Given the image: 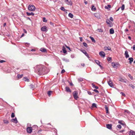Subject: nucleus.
Returning <instances> with one entry per match:
<instances>
[{
    "instance_id": "33",
    "label": "nucleus",
    "mask_w": 135,
    "mask_h": 135,
    "mask_svg": "<svg viewBox=\"0 0 135 135\" xmlns=\"http://www.w3.org/2000/svg\"><path fill=\"white\" fill-rule=\"evenodd\" d=\"M119 81H122V82H124V83H126V80H125L124 79L122 78H120V80H119Z\"/></svg>"
},
{
    "instance_id": "3",
    "label": "nucleus",
    "mask_w": 135,
    "mask_h": 135,
    "mask_svg": "<svg viewBox=\"0 0 135 135\" xmlns=\"http://www.w3.org/2000/svg\"><path fill=\"white\" fill-rule=\"evenodd\" d=\"M73 95L74 98L76 100H77L78 97V92L76 91H74L73 93Z\"/></svg>"
},
{
    "instance_id": "47",
    "label": "nucleus",
    "mask_w": 135,
    "mask_h": 135,
    "mask_svg": "<svg viewBox=\"0 0 135 135\" xmlns=\"http://www.w3.org/2000/svg\"><path fill=\"white\" fill-rule=\"evenodd\" d=\"M124 112L125 113H127L129 114L130 113V112L128 110H125Z\"/></svg>"
},
{
    "instance_id": "48",
    "label": "nucleus",
    "mask_w": 135,
    "mask_h": 135,
    "mask_svg": "<svg viewBox=\"0 0 135 135\" xmlns=\"http://www.w3.org/2000/svg\"><path fill=\"white\" fill-rule=\"evenodd\" d=\"M70 56L71 58H73L75 57V55L73 54H71V55Z\"/></svg>"
},
{
    "instance_id": "2",
    "label": "nucleus",
    "mask_w": 135,
    "mask_h": 135,
    "mask_svg": "<svg viewBox=\"0 0 135 135\" xmlns=\"http://www.w3.org/2000/svg\"><path fill=\"white\" fill-rule=\"evenodd\" d=\"M28 8L30 11H33L35 9V7L34 5L30 4L28 6Z\"/></svg>"
},
{
    "instance_id": "26",
    "label": "nucleus",
    "mask_w": 135,
    "mask_h": 135,
    "mask_svg": "<svg viewBox=\"0 0 135 135\" xmlns=\"http://www.w3.org/2000/svg\"><path fill=\"white\" fill-rule=\"evenodd\" d=\"M30 88L31 89H34V88H35V85H32V84H31L30 85Z\"/></svg>"
},
{
    "instance_id": "50",
    "label": "nucleus",
    "mask_w": 135,
    "mask_h": 135,
    "mask_svg": "<svg viewBox=\"0 0 135 135\" xmlns=\"http://www.w3.org/2000/svg\"><path fill=\"white\" fill-rule=\"evenodd\" d=\"M120 94H121L122 95L126 97V95L124 93L121 92L120 93Z\"/></svg>"
},
{
    "instance_id": "4",
    "label": "nucleus",
    "mask_w": 135,
    "mask_h": 135,
    "mask_svg": "<svg viewBox=\"0 0 135 135\" xmlns=\"http://www.w3.org/2000/svg\"><path fill=\"white\" fill-rule=\"evenodd\" d=\"M26 130L27 132L28 133H31L32 130V127H27L26 129Z\"/></svg>"
},
{
    "instance_id": "25",
    "label": "nucleus",
    "mask_w": 135,
    "mask_h": 135,
    "mask_svg": "<svg viewBox=\"0 0 135 135\" xmlns=\"http://www.w3.org/2000/svg\"><path fill=\"white\" fill-rule=\"evenodd\" d=\"M61 10L64 11L65 12H66L67 11V10L65 9L64 7H61L60 8V9Z\"/></svg>"
},
{
    "instance_id": "31",
    "label": "nucleus",
    "mask_w": 135,
    "mask_h": 135,
    "mask_svg": "<svg viewBox=\"0 0 135 135\" xmlns=\"http://www.w3.org/2000/svg\"><path fill=\"white\" fill-rule=\"evenodd\" d=\"M108 25L110 27H111L113 26V24L112 22H110L109 23H107Z\"/></svg>"
},
{
    "instance_id": "21",
    "label": "nucleus",
    "mask_w": 135,
    "mask_h": 135,
    "mask_svg": "<svg viewBox=\"0 0 135 135\" xmlns=\"http://www.w3.org/2000/svg\"><path fill=\"white\" fill-rule=\"evenodd\" d=\"M91 9L92 11H95L96 10V8L94 7V5H92L91 6Z\"/></svg>"
},
{
    "instance_id": "44",
    "label": "nucleus",
    "mask_w": 135,
    "mask_h": 135,
    "mask_svg": "<svg viewBox=\"0 0 135 135\" xmlns=\"http://www.w3.org/2000/svg\"><path fill=\"white\" fill-rule=\"evenodd\" d=\"M110 22V21L108 19H107L106 21V22L107 23H109Z\"/></svg>"
},
{
    "instance_id": "24",
    "label": "nucleus",
    "mask_w": 135,
    "mask_h": 135,
    "mask_svg": "<svg viewBox=\"0 0 135 135\" xmlns=\"http://www.w3.org/2000/svg\"><path fill=\"white\" fill-rule=\"evenodd\" d=\"M97 108V105L95 103H93L92 104V105L91 108Z\"/></svg>"
},
{
    "instance_id": "42",
    "label": "nucleus",
    "mask_w": 135,
    "mask_h": 135,
    "mask_svg": "<svg viewBox=\"0 0 135 135\" xmlns=\"http://www.w3.org/2000/svg\"><path fill=\"white\" fill-rule=\"evenodd\" d=\"M129 85L133 89H134L135 88V86L132 84H130Z\"/></svg>"
},
{
    "instance_id": "28",
    "label": "nucleus",
    "mask_w": 135,
    "mask_h": 135,
    "mask_svg": "<svg viewBox=\"0 0 135 135\" xmlns=\"http://www.w3.org/2000/svg\"><path fill=\"white\" fill-rule=\"evenodd\" d=\"M90 38L91 39L92 42L95 43V41L94 39L92 37L90 36Z\"/></svg>"
},
{
    "instance_id": "54",
    "label": "nucleus",
    "mask_w": 135,
    "mask_h": 135,
    "mask_svg": "<svg viewBox=\"0 0 135 135\" xmlns=\"http://www.w3.org/2000/svg\"><path fill=\"white\" fill-rule=\"evenodd\" d=\"M65 72V71L64 69H63L61 71V73L62 74Z\"/></svg>"
},
{
    "instance_id": "18",
    "label": "nucleus",
    "mask_w": 135,
    "mask_h": 135,
    "mask_svg": "<svg viewBox=\"0 0 135 135\" xmlns=\"http://www.w3.org/2000/svg\"><path fill=\"white\" fill-rule=\"evenodd\" d=\"M91 85L92 86V87L93 88H95L96 89H98L99 88V87L98 86H95V84L93 83H92L91 84Z\"/></svg>"
},
{
    "instance_id": "60",
    "label": "nucleus",
    "mask_w": 135,
    "mask_h": 135,
    "mask_svg": "<svg viewBox=\"0 0 135 135\" xmlns=\"http://www.w3.org/2000/svg\"><path fill=\"white\" fill-rule=\"evenodd\" d=\"M124 131H125V130H122L120 131V132L122 133V132H124Z\"/></svg>"
},
{
    "instance_id": "38",
    "label": "nucleus",
    "mask_w": 135,
    "mask_h": 135,
    "mask_svg": "<svg viewBox=\"0 0 135 135\" xmlns=\"http://www.w3.org/2000/svg\"><path fill=\"white\" fill-rule=\"evenodd\" d=\"M83 45L86 47H88L87 44L85 42H83Z\"/></svg>"
},
{
    "instance_id": "43",
    "label": "nucleus",
    "mask_w": 135,
    "mask_h": 135,
    "mask_svg": "<svg viewBox=\"0 0 135 135\" xmlns=\"http://www.w3.org/2000/svg\"><path fill=\"white\" fill-rule=\"evenodd\" d=\"M117 127L119 129H120L122 127L119 124L117 126Z\"/></svg>"
},
{
    "instance_id": "39",
    "label": "nucleus",
    "mask_w": 135,
    "mask_h": 135,
    "mask_svg": "<svg viewBox=\"0 0 135 135\" xmlns=\"http://www.w3.org/2000/svg\"><path fill=\"white\" fill-rule=\"evenodd\" d=\"M128 76L129 77V78H130V79L131 80H133V77L132 76H131V75L130 74H128Z\"/></svg>"
},
{
    "instance_id": "37",
    "label": "nucleus",
    "mask_w": 135,
    "mask_h": 135,
    "mask_svg": "<svg viewBox=\"0 0 135 135\" xmlns=\"http://www.w3.org/2000/svg\"><path fill=\"white\" fill-rule=\"evenodd\" d=\"M123 121L122 120H119L118 122L120 124L123 125H124V124L123 123H122V122Z\"/></svg>"
},
{
    "instance_id": "15",
    "label": "nucleus",
    "mask_w": 135,
    "mask_h": 135,
    "mask_svg": "<svg viewBox=\"0 0 135 135\" xmlns=\"http://www.w3.org/2000/svg\"><path fill=\"white\" fill-rule=\"evenodd\" d=\"M124 55L125 56V57L126 58H128L129 57V55L128 54V52L127 50L126 51H125V53H124Z\"/></svg>"
},
{
    "instance_id": "35",
    "label": "nucleus",
    "mask_w": 135,
    "mask_h": 135,
    "mask_svg": "<svg viewBox=\"0 0 135 135\" xmlns=\"http://www.w3.org/2000/svg\"><path fill=\"white\" fill-rule=\"evenodd\" d=\"M81 51L85 55L87 54L86 52V51L85 50H81Z\"/></svg>"
},
{
    "instance_id": "51",
    "label": "nucleus",
    "mask_w": 135,
    "mask_h": 135,
    "mask_svg": "<svg viewBox=\"0 0 135 135\" xmlns=\"http://www.w3.org/2000/svg\"><path fill=\"white\" fill-rule=\"evenodd\" d=\"M109 20L112 21H113V18L111 17H110Z\"/></svg>"
},
{
    "instance_id": "7",
    "label": "nucleus",
    "mask_w": 135,
    "mask_h": 135,
    "mask_svg": "<svg viewBox=\"0 0 135 135\" xmlns=\"http://www.w3.org/2000/svg\"><path fill=\"white\" fill-rule=\"evenodd\" d=\"M65 2L68 5L71 6L72 5L71 0H65Z\"/></svg>"
},
{
    "instance_id": "61",
    "label": "nucleus",
    "mask_w": 135,
    "mask_h": 135,
    "mask_svg": "<svg viewBox=\"0 0 135 135\" xmlns=\"http://www.w3.org/2000/svg\"><path fill=\"white\" fill-rule=\"evenodd\" d=\"M23 31H24V32L25 33H27V31L25 29H23Z\"/></svg>"
},
{
    "instance_id": "20",
    "label": "nucleus",
    "mask_w": 135,
    "mask_h": 135,
    "mask_svg": "<svg viewBox=\"0 0 135 135\" xmlns=\"http://www.w3.org/2000/svg\"><path fill=\"white\" fill-rule=\"evenodd\" d=\"M110 33V34H113L114 33V30L113 28H111L109 30Z\"/></svg>"
},
{
    "instance_id": "5",
    "label": "nucleus",
    "mask_w": 135,
    "mask_h": 135,
    "mask_svg": "<svg viewBox=\"0 0 135 135\" xmlns=\"http://www.w3.org/2000/svg\"><path fill=\"white\" fill-rule=\"evenodd\" d=\"M112 65L114 68H116L118 67V66L119 65V64L118 63H115L114 62H112L111 63Z\"/></svg>"
},
{
    "instance_id": "27",
    "label": "nucleus",
    "mask_w": 135,
    "mask_h": 135,
    "mask_svg": "<svg viewBox=\"0 0 135 135\" xmlns=\"http://www.w3.org/2000/svg\"><path fill=\"white\" fill-rule=\"evenodd\" d=\"M23 75V74L20 75L19 74H18L17 75V77L19 79H20L22 77Z\"/></svg>"
},
{
    "instance_id": "29",
    "label": "nucleus",
    "mask_w": 135,
    "mask_h": 135,
    "mask_svg": "<svg viewBox=\"0 0 135 135\" xmlns=\"http://www.w3.org/2000/svg\"><path fill=\"white\" fill-rule=\"evenodd\" d=\"M68 16L69 17H70L71 18H73V15L70 13H69Z\"/></svg>"
},
{
    "instance_id": "17",
    "label": "nucleus",
    "mask_w": 135,
    "mask_h": 135,
    "mask_svg": "<svg viewBox=\"0 0 135 135\" xmlns=\"http://www.w3.org/2000/svg\"><path fill=\"white\" fill-rule=\"evenodd\" d=\"M26 13L27 16H30V15L34 16V13L32 12L31 13H29L28 12H26Z\"/></svg>"
},
{
    "instance_id": "23",
    "label": "nucleus",
    "mask_w": 135,
    "mask_h": 135,
    "mask_svg": "<svg viewBox=\"0 0 135 135\" xmlns=\"http://www.w3.org/2000/svg\"><path fill=\"white\" fill-rule=\"evenodd\" d=\"M62 50L63 51V52L65 54L66 53L67 51L66 50V48L64 46L63 47L62 49Z\"/></svg>"
},
{
    "instance_id": "49",
    "label": "nucleus",
    "mask_w": 135,
    "mask_h": 135,
    "mask_svg": "<svg viewBox=\"0 0 135 135\" xmlns=\"http://www.w3.org/2000/svg\"><path fill=\"white\" fill-rule=\"evenodd\" d=\"M93 91L96 93H99V91L97 89H94L93 90Z\"/></svg>"
},
{
    "instance_id": "6",
    "label": "nucleus",
    "mask_w": 135,
    "mask_h": 135,
    "mask_svg": "<svg viewBox=\"0 0 135 135\" xmlns=\"http://www.w3.org/2000/svg\"><path fill=\"white\" fill-rule=\"evenodd\" d=\"M47 27L46 26H42L41 28V30L42 31L47 32L48 30H47Z\"/></svg>"
},
{
    "instance_id": "55",
    "label": "nucleus",
    "mask_w": 135,
    "mask_h": 135,
    "mask_svg": "<svg viewBox=\"0 0 135 135\" xmlns=\"http://www.w3.org/2000/svg\"><path fill=\"white\" fill-rule=\"evenodd\" d=\"M98 30H99V32H103V30H102V29H98Z\"/></svg>"
},
{
    "instance_id": "56",
    "label": "nucleus",
    "mask_w": 135,
    "mask_h": 135,
    "mask_svg": "<svg viewBox=\"0 0 135 135\" xmlns=\"http://www.w3.org/2000/svg\"><path fill=\"white\" fill-rule=\"evenodd\" d=\"M66 47L69 50H70V48L69 47V46H68L66 45Z\"/></svg>"
},
{
    "instance_id": "14",
    "label": "nucleus",
    "mask_w": 135,
    "mask_h": 135,
    "mask_svg": "<svg viewBox=\"0 0 135 135\" xmlns=\"http://www.w3.org/2000/svg\"><path fill=\"white\" fill-rule=\"evenodd\" d=\"M11 121L15 123H17L18 122V121L16 117L15 119H11Z\"/></svg>"
},
{
    "instance_id": "8",
    "label": "nucleus",
    "mask_w": 135,
    "mask_h": 135,
    "mask_svg": "<svg viewBox=\"0 0 135 135\" xmlns=\"http://www.w3.org/2000/svg\"><path fill=\"white\" fill-rule=\"evenodd\" d=\"M99 55L102 57H104L105 56V54L104 52L101 51L99 53Z\"/></svg>"
},
{
    "instance_id": "62",
    "label": "nucleus",
    "mask_w": 135,
    "mask_h": 135,
    "mask_svg": "<svg viewBox=\"0 0 135 135\" xmlns=\"http://www.w3.org/2000/svg\"><path fill=\"white\" fill-rule=\"evenodd\" d=\"M107 48H108V47H104V50H107Z\"/></svg>"
},
{
    "instance_id": "58",
    "label": "nucleus",
    "mask_w": 135,
    "mask_h": 135,
    "mask_svg": "<svg viewBox=\"0 0 135 135\" xmlns=\"http://www.w3.org/2000/svg\"><path fill=\"white\" fill-rule=\"evenodd\" d=\"M5 61H4L3 60H0V62L1 63H2L3 62H5Z\"/></svg>"
},
{
    "instance_id": "22",
    "label": "nucleus",
    "mask_w": 135,
    "mask_h": 135,
    "mask_svg": "<svg viewBox=\"0 0 135 135\" xmlns=\"http://www.w3.org/2000/svg\"><path fill=\"white\" fill-rule=\"evenodd\" d=\"M128 60H129V63L130 64H131L132 62L133 61V59L132 57H129L128 59Z\"/></svg>"
},
{
    "instance_id": "9",
    "label": "nucleus",
    "mask_w": 135,
    "mask_h": 135,
    "mask_svg": "<svg viewBox=\"0 0 135 135\" xmlns=\"http://www.w3.org/2000/svg\"><path fill=\"white\" fill-rule=\"evenodd\" d=\"M108 84L111 87H113V84L112 82L110 80H109L108 81Z\"/></svg>"
},
{
    "instance_id": "46",
    "label": "nucleus",
    "mask_w": 135,
    "mask_h": 135,
    "mask_svg": "<svg viewBox=\"0 0 135 135\" xmlns=\"http://www.w3.org/2000/svg\"><path fill=\"white\" fill-rule=\"evenodd\" d=\"M78 80L79 82L83 80V79L82 78H79L78 79Z\"/></svg>"
},
{
    "instance_id": "63",
    "label": "nucleus",
    "mask_w": 135,
    "mask_h": 135,
    "mask_svg": "<svg viewBox=\"0 0 135 135\" xmlns=\"http://www.w3.org/2000/svg\"><path fill=\"white\" fill-rule=\"evenodd\" d=\"M107 50H111V49L109 47V48H108H108H107Z\"/></svg>"
},
{
    "instance_id": "45",
    "label": "nucleus",
    "mask_w": 135,
    "mask_h": 135,
    "mask_svg": "<svg viewBox=\"0 0 135 135\" xmlns=\"http://www.w3.org/2000/svg\"><path fill=\"white\" fill-rule=\"evenodd\" d=\"M15 117V114L13 113H12L11 115V117L12 118H14Z\"/></svg>"
},
{
    "instance_id": "12",
    "label": "nucleus",
    "mask_w": 135,
    "mask_h": 135,
    "mask_svg": "<svg viewBox=\"0 0 135 135\" xmlns=\"http://www.w3.org/2000/svg\"><path fill=\"white\" fill-rule=\"evenodd\" d=\"M95 61L97 65H98L101 68H102V67L100 64V62L99 61H98V60H95Z\"/></svg>"
},
{
    "instance_id": "36",
    "label": "nucleus",
    "mask_w": 135,
    "mask_h": 135,
    "mask_svg": "<svg viewBox=\"0 0 135 135\" xmlns=\"http://www.w3.org/2000/svg\"><path fill=\"white\" fill-rule=\"evenodd\" d=\"M122 10L123 11L124 9L125 6L124 4H122V6L120 7Z\"/></svg>"
},
{
    "instance_id": "13",
    "label": "nucleus",
    "mask_w": 135,
    "mask_h": 135,
    "mask_svg": "<svg viewBox=\"0 0 135 135\" xmlns=\"http://www.w3.org/2000/svg\"><path fill=\"white\" fill-rule=\"evenodd\" d=\"M129 135H135V131L132 130H131L128 133Z\"/></svg>"
},
{
    "instance_id": "30",
    "label": "nucleus",
    "mask_w": 135,
    "mask_h": 135,
    "mask_svg": "<svg viewBox=\"0 0 135 135\" xmlns=\"http://www.w3.org/2000/svg\"><path fill=\"white\" fill-rule=\"evenodd\" d=\"M23 80L25 81H27V82L29 81V80L26 77L24 78H23Z\"/></svg>"
},
{
    "instance_id": "40",
    "label": "nucleus",
    "mask_w": 135,
    "mask_h": 135,
    "mask_svg": "<svg viewBox=\"0 0 135 135\" xmlns=\"http://www.w3.org/2000/svg\"><path fill=\"white\" fill-rule=\"evenodd\" d=\"M43 21L44 22H46L47 21V20L46 19V18L45 17L43 18Z\"/></svg>"
},
{
    "instance_id": "19",
    "label": "nucleus",
    "mask_w": 135,
    "mask_h": 135,
    "mask_svg": "<svg viewBox=\"0 0 135 135\" xmlns=\"http://www.w3.org/2000/svg\"><path fill=\"white\" fill-rule=\"evenodd\" d=\"M105 109L106 110V113L107 114H108L109 113V112L108 107L106 105H105Z\"/></svg>"
},
{
    "instance_id": "34",
    "label": "nucleus",
    "mask_w": 135,
    "mask_h": 135,
    "mask_svg": "<svg viewBox=\"0 0 135 135\" xmlns=\"http://www.w3.org/2000/svg\"><path fill=\"white\" fill-rule=\"evenodd\" d=\"M3 122L4 123L7 124L9 123V122L8 120H3Z\"/></svg>"
},
{
    "instance_id": "16",
    "label": "nucleus",
    "mask_w": 135,
    "mask_h": 135,
    "mask_svg": "<svg viewBox=\"0 0 135 135\" xmlns=\"http://www.w3.org/2000/svg\"><path fill=\"white\" fill-rule=\"evenodd\" d=\"M40 50L42 52H47L46 49L44 48H41L40 49Z\"/></svg>"
},
{
    "instance_id": "41",
    "label": "nucleus",
    "mask_w": 135,
    "mask_h": 135,
    "mask_svg": "<svg viewBox=\"0 0 135 135\" xmlns=\"http://www.w3.org/2000/svg\"><path fill=\"white\" fill-rule=\"evenodd\" d=\"M107 60L108 61H110L111 60L112 58L111 57H108L107 58Z\"/></svg>"
},
{
    "instance_id": "1",
    "label": "nucleus",
    "mask_w": 135,
    "mask_h": 135,
    "mask_svg": "<svg viewBox=\"0 0 135 135\" xmlns=\"http://www.w3.org/2000/svg\"><path fill=\"white\" fill-rule=\"evenodd\" d=\"M34 68L35 72L39 75H44L48 72L46 68L42 65H37Z\"/></svg>"
},
{
    "instance_id": "53",
    "label": "nucleus",
    "mask_w": 135,
    "mask_h": 135,
    "mask_svg": "<svg viewBox=\"0 0 135 135\" xmlns=\"http://www.w3.org/2000/svg\"><path fill=\"white\" fill-rule=\"evenodd\" d=\"M87 93H88V94L89 95H92V93H91V92L90 91H88Z\"/></svg>"
},
{
    "instance_id": "59",
    "label": "nucleus",
    "mask_w": 135,
    "mask_h": 135,
    "mask_svg": "<svg viewBox=\"0 0 135 135\" xmlns=\"http://www.w3.org/2000/svg\"><path fill=\"white\" fill-rule=\"evenodd\" d=\"M133 49L134 50H135V45H133Z\"/></svg>"
},
{
    "instance_id": "64",
    "label": "nucleus",
    "mask_w": 135,
    "mask_h": 135,
    "mask_svg": "<svg viewBox=\"0 0 135 135\" xmlns=\"http://www.w3.org/2000/svg\"><path fill=\"white\" fill-rule=\"evenodd\" d=\"M70 85L71 86H72L73 85V84L72 83H70Z\"/></svg>"
},
{
    "instance_id": "11",
    "label": "nucleus",
    "mask_w": 135,
    "mask_h": 135,
    "mask_svg": "<svg viewBox=\"0 0 135 135\" xmlns=\"http://www.w3.org/2000/svg\"><path fill=\"white\" fill-rule=\"evenodd\" d=\"M65 89L66 91L67 92L71 93V90L68 86H66L65 88Z\"/></svg>"
},
{
    "instance_id": "57",
    "label": "nucleus",
    "mask_w": 135,
    "mask_h": 135,
    "mask_svg": "<svg viewBox=\"0 0 135 135\" xmlns=\"http://www.w3.org/2000/svg\"><path fill=\"white\" fill-rule=\"evenodd\" d=\"M31 51H35L36 50L34 49H32L31 50Z\"/></svg>"
},
{
    "instance_id": "52",
    "label": "nucleus",
    "mask_w": 135,
    "mask_h": 135,
    "mask_svg": "<svg viewBox=\"0 0 135 135\" xmlns=\"http://www.w3.org/2000/svg\"><path fill=\"white\" fill-rule=\"evenodd\" d=\"M64 60L65 61V62H68L69 61V60L67 59H64Z\"/></svg>"
},
{
    "instance_id": "10",
    "label": "nucleus",
    "mask_w": 135,
    "mask_h": 135,
    "mask_svg": "<svg viewBox=\"0 0 135 135\" xmlns=\"http://www.w3.org/2000/svg\"><path fill=\"white\" fill-rule=\"evenodd\" d=\"M107 128L109 129H112V125L111 124H108L106 125Z\"/></svg>"
},
{
    "instance_id": "32",
    "label": "nucleus",
    "mask_w": 135,
    "mask_h": 135,
    "mask_svg": "<svg viewBox=\"0 0 135 135\" xmlns=\"http://www.w3.org/2000/svg\"><path fill=\"white\" fill-rule=\"evenodd\" d=\"M52 91H48L47 94H48V96L49 97H50V95H51V93H52Z\"/></svg>"
}]
</instances>
